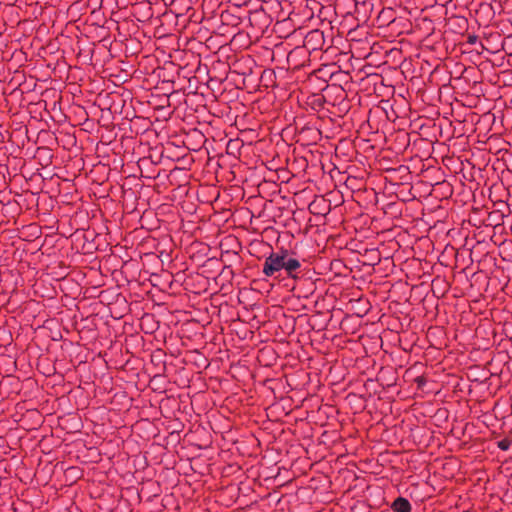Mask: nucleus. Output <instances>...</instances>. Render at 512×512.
<instances>
[{
  "label": "nucleus",
  "mask_w": 512,
  "mask_h": 512,
  "mask_svg": "<svg viewBox=\"0 0 512 512\" xmlns=\"http://www.w3.org/2000/svg\"><path fill=\"white\" fill-rule=\"evenodd\" d=\"M392 508L395 512H410L411 511V505L409 501L403 497L397 498L393 504Z\"/></svg>",
  "instance_id": "obj_3"
},
{
  "label": "nucleus",
  "mask_w": 512,
  "mask_h": 512,
  "mask_svg": "<svg viewBox=\"0 0 512 512\" xmlns=\"http://www.w3.org/2000/svg\"><path fill=\"white\" fill-rule=\"evenodd\" d=\"M301 267V263L296 258H292L289 255V251L286 250L285 257V272L291 278H296L295 272Z\"/></svg>",
  "instance_id": "obj_2"
},
{
  "label": "nucleus",
  "mask_w": 512,
  "mask_h": 512,
  "mask_svg": "<svg viewBox=\"0 0 512 512\" xmlns=\"http://www.w3.org/2000/svg\"><path fill=\"white\" fill-rule=\"evenodd\" d=\"M510 445L511 441L509 439H502L501 441L498 442V447L503 451L508 450Z\"/></svg>",
  "instance_id": "obj_4"
},
{
  "label": "nucleus",
  "mask_w": 512,
  "mask_h": 512,
  "mask_svg": "<svg viewBox=\"0 0 512 512\" xmlns=\"http://www.w3.org/2000/svg\"><path fill=\"white\" fill-rule=\"evenodd\" d=\"M475 40H476V37H470L469 42H470V43H474V42H475Z\"/></svg>",
  "instance_id": "obj_5"
},
{
  "label": "nucleus",
  "mask_w": 512,
  "mask_h": 512,
  "mask_svg": "<svg viewBox=\"0 0 512 512\" xmlns=\"http://www.w3.org/2000/svg\"><path fill=\"white\" fill-rule=\"evenodd\" d=\"M285 257L286 249H281L278 252H272L266 257L263 264V273L265 276L271 277L280 270H285Z\"/></svg>",
  "instance_id": "obj_1"
}]
</instances>
